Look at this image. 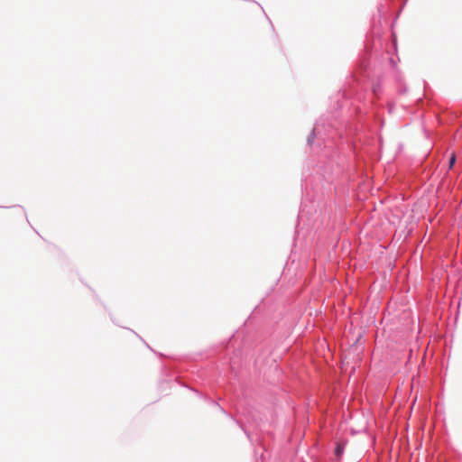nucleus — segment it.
Instances as JSON below:
<instances>
[{"instance_id":"f03ea898","label":"nucleus","mask_w":462,"mask_h":462,"mask_svg":"<svg viewBox=\"0 0 462 462\" xmlns=\"http://www.w3.org/2000/svg\"><path fill=\"white\" fill-rule=\"evenodd\" d=\"M455 162H456V155H455V153H452L449 158V169H451L453 167Z\"/></svg>"},{"instance_id":"f257e3e1","label":"nucleus","mask_w":462,"mask_h":462,"mask_svg":"<svg viewBox=\"0 0 462 462\" xmlns=\"http://www.w3.org/2000/svg\"><path fill=\"white\" fill-rule=\"evenodd\" d=\"M344 452V444H341V443H338L337 448H336V450H335V455L337 458H340L342 454Z\"/></svg>"}]
</instances>
